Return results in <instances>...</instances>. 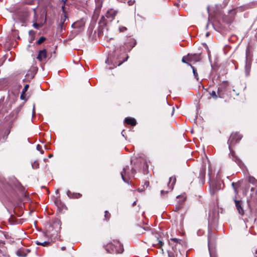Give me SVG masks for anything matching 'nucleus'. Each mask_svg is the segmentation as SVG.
Returning a JSON list of instances; mask_svg holds the SVG:
<instances>
[{
	"label": "nucleus",
	"mask_w": 257,
	"mask_h": 257,
	"mask_svg": "<svg viewBox=\"0 0 257 257\" xmlns=\"http://www.w3.org/2000/svg\"><path fill=\"white\" fill-rule=\"evenodd\" d=\"M210 94L213 98L216 99L217 97H219L218 94H216V93L215 91H212L210 93Z\"/></svg>",
	"instance_id": "37"
},
{
	"label": "nucleus",
	"mask_w": 257,
	"mask_h": 257,
	"mask_svg": "<svg viewBox=\"0 0 257 257\" xmlns=\"http://www.w3.org/2000/svg\"><path fill=\"white\" fill-rule=\"evenodd\" d=\"M176 182V178L175 176H172L169 178V181L168 183V190H161V195L164 196L165 194H167L168 192L171 191L173 188Z\"/></svg>",
	"instance_id": "11"
},
{
	"label": "nucleus",
	"mask_w": 257,
	"mask_h": 257,
	"mask_svg": "<svg viewBox=\"0 0 257 257\" xmlns=\"http://www.w3.org/2000/svg\"><path fill=\"white\" fill-rule=\"evenodd\" d=\"M242 138V135L238 133H232L230 135L227 143L230 150L229 157L234 161L240 167L243 166L242 161L235 154V152L231 149V146L239 142Z\"/></svg>",
	"instance_id": "2"
},
{
	"label": "nucleus",
	"mask_w": 257,
	"mask_h": 257,
	"mask_svg": "<svg viewBox=\"0 0 257 257\" xmlns=\"http://www.w3.org/2000/svg\"><path fill=\"white\" fill-rule=\"evenodd\" d=\"M65 249H66V247H65V246H63L61 247L62 250H65Z\"/></svg>",
	"instance_id": "47"
},
{
	"label": "nucleus",
	"mask_w": 257,
	"mask_h": 257,
	"mask_svg": "<svg viewBox=\"0 0 257 257\" xmlns=\"http://www.w3.org/2000/svg\"><path fill=\"white\" fill-rule=\"evenodd\" d=\"M201 59V54H188V61L189 62H199Z\"/></svg>",
	"instance_id": "17"
},
{
	"label": "nucleus",
	"mask_w": 257,
	"mask_h": 257,
	"mask_svg": "<svg viewBox=\"0 0 257 257\" xmlns=\"http://www.w3.org/2000/svg\"><path fill=\"white\" fill-rule=\"evenodd\" d=\"M67 194L68 196L71 198H79L81 196V194H80V193H72L69 190L67 191Z\"/></svg>",
	"instance_id": "25"
},
{
	"label": "nucleus",
	"mask_w": 257,
	"mask_h": 257,
	"mask_svg": "<svg viewBox=\"0 0 257 257\" xmlns=\"http://www.w3.org/2000/svg\"><path fill=\"white\" fill-rule=\"evenodd\" d=\"M19 112V110L16 109L13 110L10 114V120L12 121L17 118V115Z\"/></svg>",
	"instance_id": "27"
},
{
	"label": "nucleus",
	"mask_w": 257,
	"mask_h": 257,
	"mask_svg": "<svg viewBox=\"0 0 257 257\" xmlns=\"http://www.w3.org/2000/svg\"><path fill=\"white\" fill-rule=\"evenodd\" d=\"M138 191H139V192H142V191H143V189H140V188H139V189H138Z\"/></svg>",
	"instance_id": "49"
},
{
	"label": "nucleus",
	"mask_w": 257,
	"mask_h": 257,
	"mask_svg": "<svg viewBox=\"0 0 257 257\" xmlns=\"http://www.w3.org/2000/svg\"><path fill=\"white\" fill-rule=\"evenodd\" d=\"M188 65L190 66V67L192 69L193 73L195 78L197 80H198L199 77H198V75L196 69L194 66H193L190 63H188Z\"/></svg>",
	"instance_id": "28"
},
{
	"label": "nucleus",
	"mask_w": 257,
	"mask_h": 257,
	"mask_svg": "<svg viewBox=\"0 0 257 257\" xmlns=\"http://www.w3.org/2000/svg\"><path fill=\"white\" fill-rule=\"evenodd\" d=\"M109 59L108 58L107 60L106 61V63H107L109 62Z\"/></svg>",
	"instance_id": "53"
},
{
	"label": "nucleus",
	"mask_w": 257,
	"mask_h": 257,
	"mask_svg": "<svg viewBox=\"0 0 257 257\" xmlns=\"http://www.w3.org/2000/svg\"><path fill=\"white\" fill-rule=\"evenodd\" d=\"M245 55V74L246 76H248L250 74L252 61V54L250 52L249 46H248L246 50Z\"/></svg>",
	"instance_id": "6"
},
{
	"label": "nucleus",
	"mask_w": 257,
	"mask_h": 257,
	"mask_svg": "<svg viewBox=\"0 0 257 257\" xmlns=\"http://www.w3.org/2000/svg\"><path fill=\"white\" fill-rule=\"evenodd\" d=\"M106 19L105 18V17L104 16H102L100 21H99V24L101 25V26H105L106 25V23H107V22H106Z\"/></svg>",
	"instance_id": "31"
},
{
	"label": "nucleus",
	"mask_w": 257,
	"mask_h": 257,
	"mask_svg": "<svg viewBox=\"0 0 257 257\" xmlns=\"http://www.w3.org/2000/svg\"><path fill=\"white\" fill-rule=\"evenodd\" d=\"M182 242L183 241L181 239L176 238H171L169 241V244L172 246L174 251H176L178 249H179V248L177 247L179 245H182Z\"/></svg>",
	"instance_id": "14"
},
{
	"label": "nucleus",
	"mask_w": 257,
	"mask_h": 257,
	"mask_svg": "<svg viewBox=\"0 0 257 257\" xmlns=\"http://www.w3.org/2000/svg\"><path fill=\"white\" fill-rule=\"evenodd\" d=\"M234 201H235L236 209L238 210V213L240 215H243L244 214V210L241 206V202L240 201L236 200H235Z\"/></svg>",
	"instance_id": "23"
},
{
	"label": "nucleus",
	"mask_w": 257,
	"mask_h": 257,
	"mask_svg": "<svg viewBox=\"0 0 257 257\" xmlns=\"http://www.w3.org/2000/svg\"><path fill=\"white\" fill-rule=\"evenodd\" d=\"M248 181L249 183H251L252 184H257V180L252 176H249Z\"/></svg>",
	"instance_id": "30"
},
{
	"label": "nucleus",
	"mask_w": 257,
	"mask_h": 257,
	"mask_svg": "<svg viewBox=\"0 0 257 257\" xmlns=\"http://www.w3.org/2000/svg\"><path fill=\"white\" fill-rule=\"evenodd\" d=\"M235 11L234 10H231L229 11V14L230 16L228 18V17H225L223 20L227 23H231L233 20L234 16L235 15Z\"/></svg>",
	"instance_id": "22"
},
{
	"label": "nucleus",
	"mask_w": 257,
	"mask_h": 257,
	"mask_svg": "<svg viewBox=\"0 0 257 257\" xmlns=\"http://www.w3.org/2000/svg\"><path fill=\"white\" fill-rule=\"evenodd\" d=\"M47 54L46 50L43 49L39 51L37 59L40 61H42L47 58Z\"/></svg>",
	"instance_id": "21"
},
{
	"label": "nucleus",
	"mask_w": 257,
	"mask_h": 257,
	"mask_svg": "<svg viewBox=\"0 0 257 257\" xmlns=\"http://www.w3.org/2000/svg\"><path fill=\"white\" fill-rule=\"evenodd\" d=\"M66 1H67V0H65V1H64V4L66 3Z\"/></svg>",
	"instance_id": "56"
},
{
	"label": "nucleus",
	"mask_w": 257,
	"mask_h": 257,
	"mask_svg": "<svg viewBox=\"0 0 257 257\" xmlns=\"http://www.w3.org/2000/svg\"><path fill=\"white\" fill-rule=\"evenodd\" d=\"M211 257H217L216 255H214L211 253Z\"/></svg>",
	"instance_id": "50"
},
{
	"label": "nucleus",
	"mask_w": 257,
	"mask_h": 257,
	"mask_svg": "<svg viewBox=\"0 0 257 257\" xmlns=\"http://www.w3.org/2000/svg\"><path fill=\"white\" fill-rule=\"evenodd\" d=\"M211 187L210 193L212 195L215 194L218 190L223 188V182L221 180L211 181L210 183Z\"/></svg>",
	"instance_id": "8"
},
{
	"label": "nucleus",
	"mask_w": 257,
	"mask_h": 257,
	"mask_svg": "<svg viewBox=\"0 0 257 257\" xmlns=\"http://www.w3.org/2000/svg\"><path fill=\"white\" fill-rule=\"evenodd\" d=\"M121 55L117 56V57L116 58L117 61V62L115 61L114 62H112V63H113V66H110L109 67L108 69H113L114 67H116L117 66L120 65L123 62H124V61L127 60V59L128 58L127 55H126V57L124 59H122V60H121V58L122 57L121 56Z\"/></svg>",
	"instance_id": "19"
},
{
	"label": "nucleus",
	"mask_w": 257,
	"mask_h": 257,
	"mask_svg": "<svg viewBox=\"0 0 257 257\" xmlns=\"http://www.w3.org/2000/svg\"><path fill=\"white\" fill-rule=\"evenodd\" d=\"M20 98L22 100H25L26 98L25 93H23V92H22Z\"/></svg>",
	"instance_id": "42"
},
{
	"label": "nucleus",
	"mask_w": 257,
	"mask_h": 257,
	"mask_svg": "<svg viewBox=\"0 0 257 257\" xmlns=\"http://www.w3.org/2000/svg\"><path fill=\"white\" fill-rule=\"evenodd\" d=\"M211 257H217L216 255H214L211 253Z\"/></svg>",
	"instance_id": "51"
},
{
	"label": "nucleus",
	"mask_w": 257,
	"mask_h": 257,
	"mask_svg": "<svg viewBox=\"0 0 257 257\" xmlns=\"http://www.w3.org/2000/svg\"><path fill=\"white\" fill-rule=\"evenodd\" d=\"M207 12H208V16H209L208 18H209V15H210V14H209V13H210L209 12V6L207 7Z\"/></svg>",
	"instance_id": "44"
},
{
	"label": "nucleus",
	"mask_w": 257,
	"mask_h": 257,
	"mask_svg": "<svg viewBox=\"0 0 257 257\" xmlns=\"http://www.w3.org/2000/svg\"><path fill=\"white\" fill-rule=\"evenodd\" d=\"M33 27L35 29H38L40 27V25L36 23L33 24Z\"/></svg>",
	"instance_id": "41"
},
{
	"label": "nucleus",
	"mask_w": 257,
	"mask_h": 257,
	"mask_svg": "<svg viewBox=\"0 0 257 257\" xmlns=\"http://www.w3.org/2000/svg\"><path fill=\"white\" fill-rule=\"evenodd\" d=\"M145 185H146L147 186H149V182H146L145 183Z\"/></svg>",
	"instance_id": "45"
},
{
	"label": "nucleus",
	"mask_w": 257,
	"mask_h": 257,
	"mask_svg": "<svg viewBox=\"0 0 257 257\" xmlns=\"http://www.w3.org/2000/svg\"><path fill=\"white\" fill-rule=\"evenodd\" d=\"M228 1L229 0L225 1V4H224V7H225L226 6V5L227 4Z\"/></svg>",
	"instance_id": "48"
},
{
	"label": "nucleus",
	"mask_w": 257,
	"mask_h": 257,
	"mask_svg": "<svg viewBox=\"0 0 257 257\" xmlns=\"http://www.w3.org/2000/svg\"><path fill=\"white\" fill-rule=\"evenodd\" d=\"M177 199H178V201H177V203H179V202H182V198H178V197H177Z\"/></svg>",
	"instance_id": "43"
},
{
	"label": "nucleus",
	"mask_w": 257,
	"mask_h": 257,
	"mask_svg": "<svg viewBox=\"0 0 257 257\" xmlns=\"http://www.w3.org/2000/svg\"><path fill=\"white\" fill-rule=\"evenodd\" d=\"M32 166L33 167V169H37L39 168V164L38 162L37 161H35L32 164Z\"/></svg>",
	"instance_id": "38"
},
{
	"label": "nucleus",
	"mask_w": 257,
	"mask_h": 257,
	"mask_svg": "<svg viewBox=\"0 0 257 257\" xmlns=\"http://www.w3.org/2000/svg\"><path fill=\"white\" fill-rule=\"evenodd\" d=\"M216 239V237L215 234L212 232L211 230H209L208 235V246L210 257L211 253L214 255H216V253L213 251Z\"/></svg>",
	"instance_id": "7"
},
{
	"label": "nucleus",
	"mask_w": 257,
	"mask_h": 257,
	"mask_svg": "<svg viewBox=\"0 0 257 257\" xmlns=\"http://www.w3.org/2000/svg\"><path fill=\"white\" fill-rule=\"evenodd\" d=\"M110 61L112 62L113 60H112V59H111V58H110Z\"/></svg>",
	"instance_id": "58"
},
{
	"label": "nucleus",
	"mask_w": 257,
	"mask_h": 257,
	"mask_svg": "<svg viewBox=\"0 0 257 257\" xmlns=\"http://www.w3.org/2000/svg\"><path fill=\"white\" fill-rule=\"evenodd\" d=\"M28 252V249L22 248L17 250V254L18 256L20 257H25L27 255Z\"/></svg>",
	"instance_id": "24"
},
{
	"label": "nucleus",
	"mask_w": 257,
	"mask_h": 257,
	"mask_svg": "<svg viewBox=\"0 0 257 257\" xmlns=\"http://www.w3.org/2000/svg\"><path fill=\"white\" fill-rule=\"evenodd\" d=\"M118 30L120 33H122L126 31L127 28L124 26H120L119 27Z\"/></svg>",
	"instance_id": "36"
},
{
	"label": "nucleus",
	"mask_w": 257,
	"mask_h": 257,
	"mask_svg": "<svg viewBox=\"0 0 257 257\" xmlns=\"http://www.w3.org/2000/svg\"><path fill=\"white\" fill-rule=\"evenodd\" d=\"M84 25H85V23H84V21L82 20H81L76 21L75 23H74L72 25V27L74 29H77L76 30V33H79L82 30L83 28L84 27Z\"/></svg>",
	"instance_id": "15"
},
{
	"label": "nucleus",
	"mask_w": 257,
	"mask_h": 257,
	"mask_svg": "<svg viewBox=\"0 0 257 257\" xmlns=\"http://www.w3.org/2000/svg\"><path fill=\"white\" fill-rule=\"evenodd\" d=\"M46 40V38L44 37H41L39 38V39L37 41V44L38 45L41 44L43 42Z\"/></svg>",
	"instance_id": "33"
},
{
	"label": "nucleus",
	"mask_w": 257,
	"mask_h": 257,
	"mask_svg": "<svg viewBox=\"0 0 257 257\" xmlns=\"http://www.w3.org/2000/svg\"><path fill=\"white\" fill-rule=\"evenodd\" d=\"M29 87V86L28 84H26L24 86V88H23V91H22L23 93H26V92L28 90Z\"/></svg>",
	"instance_id": "40"
},
{
	"label": "nucleus",
	"mask_w": 257,
	"mask_h": 257,
	"mask_svg": "<svg viewBox=\"0 0 257 257\" xmlns=\"http://www.w3.org/2000/svg\"><path fill=\"white\" fill-rule=\"evenodd\" d=\"M36 243L37 245H41L43 246H48L51 245V242L50 241L40 242L37 240L36 241Z\"/></svg>",
	"instance_id": "29"
},
{
	"label": "nucleus",
	"mask_w": 257,
	"mask_h": 257,
	"mask_svg": "<svg viewBox=\"0 0 257 257\" xmlns=\"http://www.w3.org/2000/svg\"><path fill=\"white\" fill-rule=\"evenodd\" d=\"M206 175V167L205 166L202 165L200 169L199 175L198 178L199 179L200 183L203 185L205 183Z\"/></svg>",
	"instance_id": "16"
},
{
	"label": "nucleus",
	"mask_w": 257,
	"mask_h": 257,
	"mask_svg": "<svg viewBox=\"0 0 257 257\" xmlns=\"http://www.w3.org/2000/svg\"><path fill=\"white\" fill-rule=\"evenodd\" d=\"M62 9L63 11V14L61 15V18L58 25V29H60L61 30H62L63 29L65 22L67 20H68V17L67 16L66 12L65 11L64 6H63L62 7Z\"/></svg>",
	"instance_id": "12"
},
{
	"label": "nucleus",
	"mask_w": 257,
	"mask_h": 257,
	"mask_svg": "<svg viewBox=\"0 0 257 257\" xmlns=\"http://www.w3.org/2000/svg\"><path fill=\"white\" fill-rule=\"evenodd\" d=\"M229 90V83L227 81L222 82L219 86L217 90L218 97L224 98Z\"/></svg>",
	"instance_id": "9"
},
{
	"label": "nucleus",
	"mask_w": 257,
	"mask_h": 257,
	"mask_svg": "<svg viewBox=\"0 0 257 257\" xmlns=\"http://www.w3.org/2000/svg\"><path fill=\"white\" fill-rule=\"evenodd\" d=\"M178 198H182V200L181 202H179V203H177V204L175 205L173 210L176 212L179 211L182 208L183 204L186 200V197L184 195H179L178 196Z\"/></svg>",
	"instance_id": "20"
},
{
	"label": "nucleus",
	"mask_w": 257,
	"mask_h": 257,
	"mask_svg": "<svg viewBox=\"0 0 257 257\" xmlns=\"http://www.w3.org/2000/svg\"><path fill=\"white\" fill-rule=\"evenodd\" d=\"M13 101L11 100H7L6 102L1 105L0 111L2 113L8 112L12 108Z\"/></svg>",
	"instance_id": "13"
},
{
	"label": "nucleus",
	"mask_w": 257,
	"mask_h": 257,
	"mask_svg": "<svg viewBox=\"0 0 257 257\" xmlns=\"http://www.w3.org/2000/svg\"><path fill=\"white\" fill-rule=\"evenodd\" d=\"M117 14V11L114 10L113 9H110L107 11L105 14V17L111 22L113 20H114Z\"/></svg>",
	"instance_id": "18"
},
{
	"label": "nucleus",
	"mask_w": 257,
	"mask_h": 257,
	"mask_svg": "<svg viewBox=\"0 0 257 257\" xmlns=\"http://www.w3.org/2000/svg\"><path fill=\"white\" fill-rule=\"evenodd\" d=\"M0 243H2L3 244V245H4V243L3 242H0Z\"/></svg>",
	"instance_id": "57"
},
{
	"label": "nucleus",
	"mask_w": 257,
	"mask_h": 257,
	"mask_svg": "<svg viewBox=\"0 0 257 257\" xmlns=\"http://www.w3.org/2000/svg\"><path fill=\"white\" fill-rule=\"evenodd\" d=\"M103 247L109 253H121L123 251V245L116 240H113V242L104 245Z\"/></svg>",
	"instance_id": "4"
},
{
	"label": "nucleus",
	"mask_w": 257,
	"mask_h": 257,
	"mask_svg": "<svg viewBox=\"0 0 257 257\" xmlns=\"http://www.w3.org/2000/svg\"><path fill=\"white\" fill-rule=\"evenodd\" d=\"M4 193L12 198L17 197L18 192H23L24 188L21 183L15 178L2 182Z\"/></svg>",
	"instance_id": "1"
},
{
	"label": "nucleus",
	"mask_w": 257,
	"mask_h": 257,
	"mask_svg": "<svg viewBox=\"0 0 257 257\" xmlns=\"http://www.w3.org/2000/svg\"><path fill=\"white\" fill-rule=\"evenodd\" d=\"M110 213L108 211H105L104 212V218L106 221L109 220L110 218Z\"/></svg>",
	"instance_id": "32"
},
{
	"label": "nucleus",
	"mask_w": 257,
	"mask_h": 257,
	"mask_svg": "<svg viewBox=\"0 0 257 257\" xmlns=\"http://www.w3.org/2000/svg\"><path fill=\"white\" fill-rule=\"evenodd\" d=\"M95 9L92 15L93 20H97L99 16L100 12L102 6V1L101 0H95Z\"/></svg>",
	"instance_id": "10"
},
{
	"label": "nucleus",
	"mask_w": 257,
	"mask_h": 257,
	"mask_svg": "<svg viewBox=\"0 0 257 257\" xmlns=\"http://www.w3.org/2000/svg\"><path fill=\"white\" fill-rule=\"evenodd\" d=\"M254 257H257V249H256L255 251Z\"/></svg>",
	"instance_id": "46"
},
{
	"label": "nucleus",
	"mask_w": 257,
	"mask_h": 257,
	"mask_svg": "<svg viewBox=\"0 0 257 257\" xmlns=\"http://www.w3.org/2000/svg\"><path fill=\"white\" fill-rule=\"evenodd\" d=\"M53 157V155H52V154H50V155H49V158H51V157Z\"/></svg>",
	"instance_id": "52"
},
{
	"label": "nucleus",
	"mask_w": 257,
	"mask_h": 257,
	"mask_svg": "<svg viewBox=\"0 0 257 257\" xmlns=\"http://www.w3.org/2000/svg\"><path fill=\"white\" fill-rule=\"evenodd\" d=\"M125 122L127 124H130L132 126H135L136 125L137 121L136 119L132 117H127L125 119Z\"/></svg>",
	"instance_id": "26"
},
{
	"label": "nucleus",
	"mask_w": 257,
	"mask_h": 257,
	"mask_svg": "<svg viewBox=\"0 0 257 257\" xmlns=\"http://www.w3.org/2000/svg\"><path fill=\"white\" fill-rule=\"evenodd\" d=\"M232 185L234 186V183H232Z\"/></svg>",
	"instance_id": "55"
},
{
	"label": "nucleus",
	"mask_w": 257,
	"mask_h": 257,
	"mask_svg": "<svg viewBox=\"0 0 257 257\" xmlns=\"http://www.w3.org/2000/svg\"><path fill=\"white\" fill-rule=\"evenodd\" d=\"M182 61L183 63H186L188 64L189 63L188 61V55L187 56H184L182 59Z\"/></svg>",
	"instance_id": "39"
},
{
	"label": "nucleus",
	"mask_w": 257,
	"mask_h": 257,
	"mask_svg": "<svg viewBox=\"0 0 257 257\" xmlns=\"http://www.w3.org/2000/svg\"><path fill=\"white\" fill-rule=\"evenodd\" d=\"M136 172L135 169L132 168L131 170H130L129 167L126 166L120 173L122 179L124 182L129 184V180L131 177H134Z\"/></svg>",
	"instance_id": "5"
},
{
	"label": "nucleus",
	"mask_w": 257,
	"mask_h": 257,
	"mask_svg": "<svg viewBox=\"0 0 257 257\" xmlns=\"http://www.w3.org/2000/svg\"><path fill=\"white\" fill-rule=\"evenodd\" d=\"M136 201H135V202L133 203V206H134L136 205Z\"/></svg>",
	"instance_id": "54"
},
{
	"label": "nucleus",
	"mask_w": 257,
	"mask_h": 257,
	"mask_svg": "<svg viewBox=\"0 0 257 257\" xmlns=\"http://www.w3.org/2000/svg\"><path fill=\"white\" fill-rule=\"evenodd\" d=\"M157 243H156V245L158 246V247H160L163 245L164 242H163L162 240L158 238L157 239Z\"/></svg>",
	"instance_id": "34"
},
{
	"label": "nucleus",
	"mask_w": 257,
	"mask_h": 257,
	"mask_svg": "<svg viewBox=\"0 0 257 257\" xmlns=\"http://www.w3.org/2000/svg\"><path fill=\"white\" fill-rule=\"evenodd\" d=\"M36 149L38 151H39L41 153V154H44V152L43 150L42 147L40 145H39V144L37 145V147H36Z\"/></svg>",
	"instance_id": "35"
},
{
	"label": "nucleus",
	"mask_w": 257,
	"mask_h": 257,
	"mask_svg": "<svg viewBox=\"0 0 257 257\" xmlns=\"http://www.w3.org/2000/svg\"><path fill=\"white\" fill-rule=\"evenodd\" d=\"M136 40L133 38L129 37L127 38L123 45L115 51V54H117L120 53V55L125 56L126 55V53L130 52L136 46Z\"/></svg>",
	"instance_id": "3"
}]
</instances>
